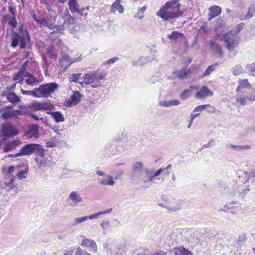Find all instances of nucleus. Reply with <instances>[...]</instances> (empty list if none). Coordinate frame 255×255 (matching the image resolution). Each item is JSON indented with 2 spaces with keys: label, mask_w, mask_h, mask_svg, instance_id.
I'll list each match as a JSON object with an SVG mask.
<instances>
[{
  "label": "nucleus",
  "mask_w": 255,
  "mask_h": 255,
  "mask_svg": "<svg viewBox=\"0 0 255 255\" xmlns=\"http://www.w3.org/2000/svg\"><path fill=\"white\" fill-rule=\"evenodd\" d=\"M81 246L89 248L92 251H96L97 245L96 243L92 240L84 239L82 240Z\"/></svg>",
  "instance_id": "nucleus-24"
},
{
  "label": "nucleus",
  "mask_w": 255,
  "mask_h": 255,
  "mask_svg": "<svg viewBox=\"0 0 255 255\" xmlns=\"http://www.w3.org/2000/svg\"><path fill=\"white\" fill-rule=\"evenodd\" d=\"M101 226L104 230L108 229L111 227L110 223L109 221H103L101 224Z\"/></svg>",
  "instance_id": "nucleus-53"
},
{
  "label": "nucleus",
  "mask_w": 255,
  "mask_h": 255,
  "mask_svg": "<svg viewBox=\"0 0 255 255\" xmlns=\"http://www.w3.org/2000/svg\"><path fill=\"white\" fill-rule=\"evenodd\" d=\"M19 143H20V141L18 140H14L12 142L7 143L4 147V152H7L15 149Z\"/></svg>",
  "instance_id": "nucleus-28"
},
{
  "label": "nucleus",
  "mask_w": 255,
  "mask_h": 255,
  "mask_svg": "<svg viewBox=\"0 0 255 255\" xmlns=\"http://www.w3.org/2000/svg\"><path fill=\"white\" fill-rule=\"evenodd\" d=\"M47 54L51 58L56 59L57 58V54L52 51L51 47L48 48Z\"/></svg>",
  "instance_id": "nucleus-51"
},
{
  "label": "nucleus",
  "mask_w": 255,
  "mask_h": 255,
  "mask_svg": "<svg viewBox=\"0 0 255 255\" xmlns=\"http://www.w3.org/2000/svg\"><path fill=\"white\" fill-rule=\"evenodd\" d=\"M68 4L69 9L72 13L79 12V5L76 0H69Z\"/></svg>",
  "instance_id": "nucleus-30"
},
{
  "label": "nucleus",
  "mask_w": 255,
  "mask_h": 255,
  "mask_svg": "<svg viewBox=\"0 0 255 255\" xmlns=\"http://www.w3.org/2000/svg\"><path fill=\"white\" fill-rule=\"evenodd\" d=\"M244 72L243 67L240 65H237L232 68V72L234 75L238 76Z\"/></svg>",
  "instance_id": "nucleus-39"
},
{
  "label": "nucleus",
  "mask_w": 255,
  "mask_h": 255,
  "mask_svg": "<svg viewBox=\"0 0 255 255\" xmlns=\"http://www.w3.org/2000/svg\"><path fill=\"white\" fill-rule=\"evenodd\" d=\"M207 107H210L211 109L209 111V112H210V113H214L215 108L209 104L198 106L196 107L195 108H194L193 112L196 114H197L196 113L199 112L198 113L200 114V112H201L203 110H205Z\"/></svg>",
  "instance_id": "nucleus-32"
},
{
  "label": "nucleus",
  "mask_w": 255,
  "mask_h": 255,
  "mask_svg": "<svg viewBox=\"0 0 255 255\" xmlns=\"http://www.w3.org/2000/svg\"><path fill=\"white\" fill-rule=\"evenodd\" d=\"M159 104L160 106H164L165 107H170L169 101H160L159 102Z\"/></svg>",
  "instance_id": "nucleus-62"
},
{
  "label": "nucleus",
  "mask_w": 255,
  "mask_h": 255,
  "mask_svg": "<svg viewBox=\"0 0 255 255\" xmlns=\"http://www.w3.org/2000/svg\"><path fill=\"white\" fill-rule=\"evenodd\" d=\"M132 172L130 176L131 181L135 183L143 182V179L146 177L145 170L148 168L144 167V163L141 161H136L132 166Z\"/></svg>",
  "instance_id": "nucleus-6"
},
{
  "label": "nucleus",
  "mask_w": 255,
  "mask_h": 255,
  "mask_svg": "<svg viewBox=\"0 0 255 255\" xmlns=\"http://www.w3.org/2000/svg\"><path fill=\"white\" fill-rule=\"evenodd\" d=\"M153 59L154 58H150L149 56L141 57L137 60L132 61L131 64L133 66H143L146 62L152 61Z\"/></svg>",
  "instance_id": "nucleus-22"
},
{
  "label": "nucleus",
  "mask_w": 255,
  "mask_h": 255,
  "mask_svg": "<svg viewBox=\"0 0 255 255\" xmlns=\"http://www.w3.org/2000/svg\"><path fill=\"white\" fill-rule=\"evenodd\" d=\"M248 100L247 97L242 94V95H238L236 97V102L242 106H245Z\"/></svg>",
  "instance_id": "nucleus-37"
},
{
  "label": "nucleus",
  "mask_w": 255,
  "mask_h": 255,
  "mask_svg": "<svg viewBox=\"0 0 255 255\" xmlns=\"http://www.w3.org/2000/svg\"><path fill=\"white\" fill-rule=\"evenodd\" d=\"M169 101H170V106H178L180 103V101L179 100H170Z\"/></svg>",
  "instance_id": "nucleus-63"
},
{
  "label": "nucleus",
  "mask_w": 255,
  "mask_h": 255,
  "mask_svg": "<svg viewBox=\"0 0 255 255\" xmlns=\"http://www.w3.org/2000/svg\"><path fill=\"white\" fill-rule=\"evenodd\" d=\"M238 84L236 91L241 92L242 94L245 93L246 90H249L252 88L251 85L247 79H239Z\"/></svg>",
  "instance_id": "nucleus-14"
},
{
  "label": "nucleus",
  "mask_w": 255,
  "mask_h": 255,
  "mask_svg": "<svg viewBox=\"0 0 255 255\" xmlns=\"http://www.w3.org/2000/svg\"><path fill=\"white\" fill-rule=\"evenodd\" d=\"M246 70L250 74L255 75V62L247 65Z\"/></svg>",
  "instance_id": "nucleus-42"
},
{
  "label": "nucleus",
  "mask_w": 255,
  "mask_h": 255,
  "mask_svg": "<svg viewBox=\"0 0 255 255\" xmlns=\"http://www.w3.org/2000/svg\"><path fill=\"white\" fill-rule=\"evenodd\" d=\"M2 95L3 96H5L7 100L13 104L20 102L19 97L17 96L14 93L9 92L6 94V93L3 92L2 94Z\"/></svg>",
  "instance_id": "nucleus-23"
},
{
  "label": "nucleus",
  "mask_w": 255,
  "mask_h": 255,
  "mask_svg": "<svg viewBox=\"0 0 255 255\" xmlns=\"http://www.w3.org/2000/svg\"><path fill=\"white\" fill-rule=\"evenodd\" d=\"M227 147L230 148H234L236 150L244 149V146L243 145H236L232 144H228Z\"/></svg>",
  "instance_id": "nucleus-56"
},
{
  "label": "nucleus",
  "mask_w": 255,
  "mask_h": 255,
  "mask_svg": "<svg viewBox=\"0 0 255 255\" xmlns=\"http://www.w3.org/2000/svg\"><path fill=\"white\" fill-rule=\"evenodd\" d=\"M107 72L104 69H98L95 71L89 72L84 75L83 77L86 85H91L93 88L102 86L100 80L106 79Z\"/></svg>",
  "instance_id": "nucleus-2"
},
{
  "label": "nucleus",
  "mask_w": 255,
  "mask_h": 255,
  "mask_svg": "<svg viewBox=\"0 0 255 255\" xmlns=\"http://www.w3.org/2000/svg\"><path fill=\"white\" fill-rule=\"evenodd\" d=\"M82 95L79 91H75L70 98L66 101L65 106L70 107L73 105H77L80 101Z\"/></svg>",
  "instance_id": "nucleus-12"
},
{
  "label": "nucleus",
  "mask_w": 255,
  "mask_h": 255,
  "mask_svg": "<svg viewBox=\"0 0 255 255\" xmlns=\"http://www.w3.org/2000/svg\"><path fill=\"white\" fill-rule=\"evenodd\" d=\"M172 252L175 255H191V252L184 248H174L172 251L169 252V254H171Z\"/></svg>",
  "instance_id": "nucleus-29"
},
{
  "label": "nucleus",
  "mask_w": 255,
  "mask_h": 255,
  "mask_svg": "<svg viewBox=\"0 0 255 255\" xmlns=\"http://www.w3.org/2000/svg\"><path fill=\"white\" fill-rule=\"evenodd\" d=\"M25 77H27V79L25 80V83L31 86H36L41 82V80L37 79L31 73H26V76Z\"/></svg>",
  "instance_id": "nucleus-20"
},
{
  "label": "nucleus",
  "mask_w": 255,
  "mask_h": 255,
  "mask_svg": "<svg viewBox=\"0 0 255 255\" xmlns=\"http://www.w3.org/2000/svg\"><path fill=\"white\" fill-rule=\"evenodd\" d=\"M81 75V73L71 74L69 75V79L71 82H77V81L80 79Z\"/></svg>",
  "instance_id": "nucleus-49"
},
{
  "label": "nucleus",
  "mask_w": 255,
  "mask_h": 255,
  "mask_svg": "<svg viewBox=\"0 0 255 255\" xmlns=\"http://www.w3.org/2000/svg\"><path fill=\"white\" fill-rule=\"evenodd\" d=\"M209 12L208 14L209 21H211L214 17L219 15L221 13V8L217 5L211 6L209 9Z\"/></svg>",
  "instance_id": "nucleus-18"
},
{
  "label": "nucleus",
  "mask_w": 255,
  "mask_h": 255,
  "mask_svg": "<svg viewBox=\"0 0 255 255\" xmlns=\"http://www.w3.org/2000/svg\"><path fill=\"white\" fill-rule=\"evenodd\" d=\"M213 95V92L206 86H203L195 95V97L199 99H205L208 97Z\"/></svg>",
  "instance_id": "nucleus-13"
},
{
  "label": "nucleus",
  "mask_w": 255,
  "mask_h": 255,
  "mask_svg": "<svg viewBox=\"0 0 255 255\" xmlns=\"http://www.w3.org/2000/svg\"><path fill=\"white\" fill-rule=\"evenodd\" d=\"M55 28L56 29V32H62L64 30L65 28V25L64 24L63 25H54Z\"/></svg>",
  "instance_id": "nucleus-59"
},
{
  "label": "nucleus",
  "mask_w": 255,
  "mask_h": 255,
  "mask_svg": "<svg viewBox=\"0 0 255 255\" xmlns=\"http://www.w3.org/2000/svg\"><path fill=\"white\" fill-rule=\"evenodd\" d=\"M191 95V91L190 90L186 89L180 94V98L182 100L187 99Z\"/></svg>",
  "instance_id": "nucleus-44"
},
{
  "label": "nucleus",
  "mask_w": 255,
  "mask_h": 255,
  "mask_svg": "<svg viewBox=\"0 0 255 255\" xmlns=\"http://www.w3.org/2000/svg\"><path fill=\"white\" fill-rule=\"evenodd\" d=\"M45 150L42 146L37 143H29L24 145L19 150V152L14 154V157L30 155L35 154L36 156H42L45 155Z\"/></svg>",
  "instance_id": "nucleus-5"
},
{
  "label": "nucleus",
  "mask_w": 255,
  "mask_h": 255,
  "mask_svg": "<svg viewBox=\"0 0 255 255\" xmlns=\"http://www.w3.org/2000/svg\"><path fill=\"white\" fill-rule=\"evenodd\" d=\"M245 26V24L243 22H241L238 24H237L234 29L230 30L232 33L237 35L244 28Z\"/></svg>",
  "instance_id": "nucleus-40"
},
{
  "label": "nucleus",
  "mask_w": 255,
  "mask_h": 255,
  "mask_svg": "<svg viewBox=\"0 0 255 255\" xmlns=\"http://www.w3.org/2000/svg\"><path fill=\"white\" fill-rule=\"evenodd\" d=\"M44 157V155L42 156H36L34 158V160L36 162L38 168L40 169L45 168L49 163V160Z\"/></svg>",
  "instance_id": "nucleus-21"
},
{
  "label": "nucleus",
  "mask_w": 255,
  "mask_h": 255,
  "mask_svg": "<svg viewBox=\"0 0 255 255\" xmlns=\"http://www.w3.org/2000/svg\"><path fill=\"white\" fill-rule=\"evenodd\" d=\"M215 40H217L215 38L214 39L210 40L209 44L211 46V48L216 54H218L219 57L222 58L223 56V52L221 47L218 43H216Z\"/></svg>",
  "instance_id": "nucleus-19"
},
{
  "label": "nucleus",
  "mask_w": 255,
  "mask_h": 255,
  "mask_svg": "<svg viewBox=\"0 0 255 255\" xmlns=\"http://www.w3.org/2000/svg\"><path fill=\"white\" fill-rule=\"evenodd\" d=\"M255 13V5L254 4H251L249 8L247 13L244 16L241 17L242 20H247L250 19L254 16V13Z\"/></svg>",
  "instance_id": "nucleus-27"
},
{
  "label": "nucleus",
  "mask_w": 255,
  "mask_h": 255,
  "mask_svg": "<svg viewBox=\"0 0 255 255\" xmlns=\"http://www.w3.org/2000/svg\"><path fill=\"white\" fill-rule=\"evenodd\" d=\"M113 209L112 208H110L109 209H108L106 211L100 212L99 213L91 215L89 216H86L87 217V219H97L98 218L100 215H103V214H109L112 211Z\"/></svg>",
  "instance_id": "nucleus-34"
},
{
  "label": "nucleus",
  "mask_w": 255,
  "mask_h": 255,
  "mask_svg": "<svg viewBox=\"0 0 255 255\" xmlns=\"http://www.w3.org/2000/svg\"><path fill=\"white\" fill-rule=\"evenodd\" d=\"M218 65V64L217 63H216L213 65H210V66H209L207 68V69L205 70L204 73H203V75L202 77H205V76H208L209 75H210L211 72H213L215 70L216 67Z\"/></svg>",
  "instance_id": "nucleus-43"
},
{
  "label": "nucleus",
  "mask_w": 255,
  "mask_h": 255,
  "mask_svg": "<svg viewBox=\"0 0 255 255\" xmlns=\"http://www.w3.org/2000/svg\"><path fill=\"white\" fill-rule=\"evenodd\" d=\"M30 116L35 120H36V121L40 120V121H41L43 123L45 122V119H46L45 118H43V117L39 118L35 114H34V113L30 114Z\"/></svg>",
  "instance_id": "nucleus-58"
},
{
  "label": "nucleus",
  "mask_w": 255,
  "mask_h": 255,
  "mask_svg": "<svg viewBox=\"0 0 255 255\" xmlns=\"http://www.w3.org/2000/svg\"><path fill=\"white\" fill-rule=\"evenodd\" d=\"M27 171L26 170H22L20 172H18L17 173L16 175L19 179H22L23 178H26V175L27 174Z\"/></svg>",
  "instance_id": "nucleus-54"
},
{
  "label": "nucleus",
  "mask_w": 255,
  "mask_h": 255,
  "mask_svg": "<svg viewBox=\"0 0 255 255\" xmlns=\"http://www.w3.org/2000/svg\"><path fill=\"white\" fill-rule=\"evenodd\" d=\"M237 174L239 175V177H241V176L242 177L245 176L246 178L245 183H246L251 177H255V171H251L249 172H245L239 170L237 172Z\"/></svg>",
  "instance_id": "nucleus-31"
},
{
  "label": "nucleus",
  "mask_w": 255,
  "mask_h": 255,
  "mask_svg": "<svg viewBox=\"0 0 255 255\" xmlns=\"http://www.w3.org/2000/svg\"><path fill=\"white\" fill-rule=\"evenodd\" d=\"M199 115H200L199 113H198V114H191V119H190V123H189V125L188 126V128H190V127L191 126V125H192L194 120L196 117H197L198 116H199Z\"/></svg>",
  "instance_id": "nucleus-57"
},
{
  "label": "nucleus",
  "mask_w": 255,
  "mask_h": 255,
  "mask_svg": "<svg viewBox=\"0 0 255 255\" xmlns=\"http://www.w3.org/2000/svg\"><path fill=\"white\" fill-rule=\"evenodd\" d=\"M69 200L71 201V206H76L80 203L83 202L82 198L77 191H72L68 196Z\"/></svg>",
  "instance_id": "nucleus-15"
},
{
  "label": "nucleus",
  "mask_w": 255,
  "mask_h": 255,
  "mask_svg": "<svg viewBox=\"0 0 255 255\" xmlns=\"http://www.w3.org/2000/svg\"><path fill=\"white\" fill-rule=\"evenodd\" d=\"M21 93L23 95H28L30 96H32L33 97H36V98H39L38 95V88H35L33 90H24L23 89L21 90Z\"/></svg>",
  "instance_id": "nucleus-35"
},
{
  "label": "nucleus",
  "mask_w": 255,
  "mask_h": 255,
  "mask_svg": "<svg viewBox=\"0 0 255 255\" xmlns=\"http://www.w3.org/2000/svg\"><path fill=\"white\" fill-rule=\"evenodd\" d=\"M33 109L35 111H44L51 110L53 106L47 102H34L32 105Z\"/></svg>",
  "instance_id": "nucleus-17"
},
{
  "label": "nucleus",
  "mask_w": 255,
  "mask_h": 255,
  "mask_svg": "<svg viewBox=\"0 0 255 255\" xmlns=\"http://www.w3.org/2000/svg\"><path fill=\"white\" fill-rule=\"evenodd\" d=\"M82 60L81 55L77 58L71 59L67 54H64L59 60V64L64 69H67L70 65L74 62L80 61Z\"/></svg>",
  "instance_id": "nucleus-10"
},
{
  "label": "nucleus",
  "mask_w": 255,
  "mask_h": 255,
  "mask_svg": "<svg viewBox=\"0 0 255 255\" xmlns=\"http://www.w3.org/2000/svg\"><path fill=\"white\" fill-rule=\"evenodd\" d=\"M190 73V70H186L185 68H183L181 70L176 72V74L178 78L183 79L186 78L188 74Z\"/></svg>",
  "instance_id": "nucleus-33"
},
{
  "label": "nucleus",
  "mask_w": 255,
  "mask_h": 255,
  "mask_svg": "<svg viewBox=\"0 0 255 255\" xmlns=\"http://www.w3.org/2000/svg\"><path fill=\"white\" fill-rule=\"evenodd\" d=\"M164 171V169L160 168L155 172H154L153 170L148 169L145 170V173H146V177L143 179V183H146L147 182H152L153 181L154 178L159 176L162 171Z\"/></svg>",
  "instance_id": "nucleus-11"
},
{
  "label": "nucleus",
  "mask_w": 255,
  "mask_h": 255,
  "mask_svg": "<svg viewBox=\"0 0 255 255\" xmlns=\"http://www.w3.org/2000/svg\"><path fill=\"white\" fill-rule=\"evenodd\" d=\"M75 18L72 17L69 14H68L66 15L65 16L64 25H66L67 24H73L74 23H75Z\"/></svg>",
  "instance_id": "nucleus-38"
},
{
  "label": "nucleus",
  "mask_w": 255,
  "mask_h": 255,
  "mask_svg": "<svg viewBox=\"0 0 255 255\" xmlns=\"http://www.w3.org/2000/svg\"><path fill=\"white\" fill-rule=\"evenodd\" d=\"M117 10L120 13L124 12V7L120 4V0H116L111 6L110 11L111 12L115 13Z\"/></svg>",
  "instance_id": "nucleus-25"
},
{
  "label": "nucleus",
  "mask_w": 255,
  "mask_h": 255,
  "mask_svg": "<svg viewBox=\"0 0 255 255\" xmlns=\"http://www.w3.org/2000/svg\"><path fill=\"white\" fill-rule=\"evenodd\" d=\"M184 202L181 200H170L167 196L162 195L161 201L158 205L160 207L165 208L169 213L177 212L182 208Z\"/></svg>",
  "instance_id": "nucleus-3"
},
{
  "label": "nucleus",
  "mask_w": 255,
  "mask_h": 255,
  "mask_svg": "<svg viewBox=\"0 0 255 255\" xmlns=\"http://www.w3.org/2000/svg\"><path fill=\"white\" fill-rule=\"evenodd\" d=\"M58 84L51 82L40 85L38 88L39 98H47L58 88Z\"/></svg>",
  "instance_id": "nucleus-8"
},
{
  "label": "nucleus",
  "mask_w": 255,
  "mask_h": 255,
  "mask_svg": "<svg viewBox=\"0 0 255 255\" xmlns=\"http://www.w3.org/2000/svg\"><path fill=\"white\" fill-rule=\"evenodd\" d=\"M1 132L3 136L5 137L14 136L18 133V131L15 127L8 123L2 125Z\"/></svg>",
  "instance_id": "nucleus-9"
},
{
  "label": "nucleus",
  "mask_w": 255,
  "mask_h": 255,
  "mask_svg": "<svg viewBox=\"0 0 255 255\" xmlns=\"http://www.w3.org/2000/svg\"><path fill=\"white\" fill-rule=\"evenodd\" d=\"M28 65V61H27L22 64L18 71L20 73L23 74L24 75V77L26 76V73H29L26 70Z\"/></svg>",
  "instance_id": "nucleus-46"
},
{
  "label": "nucleus",
  "mask_w": 255,
  "mask_h": 255,
  "mask_svg": "<svg viewBox=\"0 0 255 255\" xmlns=\"http://www.w3.org/2000/svg\"><path fill=\"white\" fill-rule=\"evenodd\" d=\"M77 255H91L89 254H88L87 253L82 250L80 248H78Z\"/></svg>",
  "instance_id": "nucleus-64"
},
{
  "label": "nucleus",
  "mask_w": 255,
  "mask_h": 255,
  "mask_svg": "<svg viewBox=\"0 0 255 255\" xmlns=\"http://www.w3.org/2000/svg\"><path fill=\"white\" fill-rule=\"evenodd\" d=\"M47 114L50 115L52 118L55 120V122L58 123L63 122L64 121L65 119L60 112H48Z\"/></svg>",
  "instance_id": "nucleus-26"
},
{
  "label": "nucleus",
  "mask_w": 255,
  "mask_h": 255,
  "mask_svg": "<svg viewBox=\"0 0 255 255\" xmlns=\"http://www.w3.org/2000/svg\"><path fill=\"white\" fill-rule=\"evenodd\" d=\"M14 116L13 112H6L2 114L1 117L2 119L6 120Z\"/></svg>",
  "instance_id": "nucleus-50"
},
{
  "label": "nucleus",
  "mask_w": 255,
  "mask_h": 255,
  "mask_svg": "<svg viewBox=\"0 0 255 255\" xmlns=\"http://www.w3.org/2000/svg\"><path fill=\"white\" fill-rule=\"evenodd\" d=\"M18 32H15L11 37L10 46L13 48L16 47L20 43V49L25 48L27 43L30 41V36L26 26L21 24L18 28Z\"/></svg>",
  "instance_id": "nucleus-1"
},
{
  "label": "nucleus",
  "mask_w": 255,
  "mask_h": 255,
  "mask_svg": "<svg viewBox=\"0 0 255 255\" xmlns=\"http://www.w3.org/2000/svg\"><path fill=\"white\" fill-rule=\"evenodd\" d=\"M24 77V75L22 73L18 72L13 77V80L14 81H17L18 82L21 83L23 81V77Z\"/></svg>",
  "instance_id": "nucleus-47"
},
{
  "label": "nucleus",
  "mask_w": 255,
  "mask_h": 255,
  "mask_svg": "<svg viewBox=\"0 0 255 255\" xmlns=\"http://www.w3.org/2000/svg\"><path fill=\"white\" fill-rule=\"evenodd\" d=\"M39 126L36 124H33L28 127L25 136L28 138L38 137Z\"/></svg>",
  "instance_id": "nucleus-16"
},
{
  "label": "nucleus",
  "mask_w": 255,
  "mask_h": 255,
  "mask_svg": "<svg viewBox=\"0 0 255 255\" xmlns=\"http://www.w3.org/2000/svg\"><path fill=\"white\" fill-rule=\"evenodd\" d=\"M8 24L13 27H16L17 25V20L15 16H12L11 18H10V20L8 21Z\"/></svg>",
  "instance_id": "nucleus-55"
},
{
  "label": "nucleus",
  "mask_w": 255,
  "mask_h": 255,
  "mask_svg": "<svg viewBox=\"0 0 255 255\" xmlns=\"http://www.w3.org/2000/svg\"><path fill=\"white\" fill-rule=\"evenodd\" d=\"M108 180H107V185H114L115 183V181H114L113 180V177L112 176H108Z\"/></svg>",
  "instance_id": "nucleus-61"
},
{
  "label": "nucleus",
  "mask_w": 255,
  "mask_h": 255,
  "mask_svg": "<svg viewBox=\"0 0 255 255\" xmlns=\"http://www.w3.org/2000/svg\"><path fill=\"white\" fill-rule=\"evenodd\" d=\"M5 185L9 189L14 188L15 187L14 185V177L9 176V178L7 179L6 181H5Z\"/></svg>",
  "instance_id": "nucleus-41"
},
{
  "label": "nucleus",
  "mask_w": 255,
  "mask_h": 255,
  "mask_svg": "<svg viewBox=\"0 0 255 255\" xmlns=\"http://www.w3.org/2000/svg\"><path fill=\"white\" fill-rule=\"evenodd\" d=\"M215 39L223 40L226 43L227 49L230 51H233L238 46L240 41L239 37L230 31L223 35L217 34Z\"/></svg>",
  "instance_id": "nucleus-7"
},
{
  "label": "nucleus",
  "mask_w": 255,
  "mask_h": 255,
  "mask_svg": "<svg viewBox=\"0 0 255 255\" xmlns=\"http://www.w3.org/2000/svg\"><path fill=\"white\" fill-rule=\"evenodd\" d=\"M182 5L180 3L172 6L169 9L161 8L157 13V15L164 20H170L182 16L184 12L180 10Z\"/></svg>",
  "instance_id": "nucleus-4"
},
{
  "label": "nucleus",
  "mask_w": 255,
  "mask_h": 255,
  "mask_svg": "<svg viewBox=\"0 0 255 255\" xmlns=\"http://www.w3.org/2000/svg\"><path fill=\"white\" fill-rule=\"evenodd\" d=\"M168 38L172 40H176L179 38L183 37V34L178 31H174L172 32L171 34L167 36Z\"/></svg>",
  "instance_id": "nucleus-36"
},
{
  "label": "nucleus",
  "mask_w": 255,
  "mask_h": 255,
  "mask_svg": "<svg viewBox=\"0 0 255 255\" xmlns=\"http://www.w3.org/2000/svg\"><path fill=\"white\" fill-rule=\"evenodd\" d=\"M236 203H237V202L236 201H233L231 203H229L228 204H226V205H225L223 206V208L221 209L220 210L221 211L225 212V211H227L228 210L231 209L232 208V207H230V206L232 204H236Z\"/></svg>",
  "instance_id": "nucleus-52"
},
{
  "label": "nucleus",
  "mask_w": 255,
  "mask_h": 255,
  "mask_svg": "<svg viewBox=\"0 0 255 255\" xmlns=\"http://www.w3.org/2000/svg\"><path fill=\"white\" fill-rule=\"evenodd\" d=\"M250 190L249 186H247L245 189L240 192L239 195L241 196L242 198H244L245 194H246L248 191H250Z\"/></svg>",
  "instance_id": "nucleus-60"
},
{
  "label": "nucleus",
  "mask_w": 255,
  "mask_h": 255,
  "mask_svg": "<svg viewBox=\"0 0 255 255\" xmlns=\"http://www.w3.org/2000/svg\"><path fill=\"white\" fill-rule=\"evenodd\" d=\"M179 1V0H170L166 2L163 8H165V9H169L172 6H175L177 4V2Z\"/></svg>",
  "instance_id": "nucleus-45"
},
{
  "label": "nucleus",
  "mask_w": 255,
  "mask_h": 255,
  "mask_svg": "<svg viewBox=\"0 0 255 255\" xmlns=\"http://www.w3.org/2000/svg\"><path fill=\"white\" fill-rule=\"evenodd\" d=\"M87 220V216H83L81 217L76 218L74 219V222L73 224V226H76L81 223L84 222Z\"/></svg>",
  "instance_id": "nucleus-48"
}]
</instances>
